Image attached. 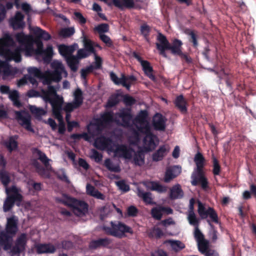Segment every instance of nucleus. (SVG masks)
<instances>
[{
  "instance_id": "obj_1",
  "label": "nucleus",
  "mask_w": 256,
  "mask_h": 256,
  "mask_svg": "<svg viewBox=\"0 0 256 256\" xmlns=\"http://www.w3.org/2000/svg\"><path fill=\"white\" fill-rule=\"evenodd\" d=\"M205 158L201 153L198 152L195 154L194 162L196 167L191 176L192 184L196 186L200 184L204 190H206L208 188V182L205 176Z\"/></svg>"
},
{
  "instance_id": "obj_2",
  "label": "nucleus",
  "mask_w": 256,
  "mask_h": 256,
  "mask_svg": "<svg viewBox=\"0 0 256 256\" xmlns=\"http://www.w3.org/2000/svg\"><path fill=\"white\" fill-rule=\"evenodd\" d=\"M5 230L0 232V244L8 250L11 248L13 237L18 231V218L15 216L8 218Z\"/></svg>"
},
{
  "instance_id": "obj_3",
  "label": "nucleus",
  "mask_w": 256,
  "mask_h": 256,
  "mask_svg": "<svg viewBox=\"0 0 256 256\" xmlns=\"http://www.w3.org/2000/svg\"><path fill=\"white\" fill-rule=\"evenodd\" d=\"M157 40L159 42L156 43L157 50L159 54L162 56L166 58V50H170L171 53L174 55H178L182 52V40L174 38L172 44L170 43L166 36L160 32L158 34Z\"/></svg>"
},
{
  "instance_id": "obj_4",
  "label": "nucleus",
  "mask_w": 256,
  "mask_h": 256,
  "mask_svg": "<svg viewBox=\"0 0 256 256\" xmlns=\"http://www.w3.org/2000/svg\"><path fill=\"white\" fill-rule=\"evenodd\" d=\"M110 226L104 225L102 229L106 234L118 238H122L126 234H132L134 233L132 228L120 221H111Z\"/></svg>"
},
{
  "instance_id": "obj_5",
  "label": "nucleus",
  "mask_w": 256,
  "mask_h": 256,
  "mask_svg": "<svg viewBox=\"0 0 256 256\" xmlns=\"http://www.w3.org/2000/svg\"><path fill=\"white\" fill-rule=\"evenodd\" d=\"M82 43L84 48L78 50V56L79 58H84L88 57L92 54L95 56L94 69H100L102 67V60L97 56L96 49L94 48V42L86 36H83Z\"/></svg>"
},
{
  "instance_id": "obj_6",
  "label": "nucleus",
  "mask_w": 256,
  "mask_h": 256,
  "mask_svg": "<svg viewBox=\"0 0 256 256\" xmlns=\"http://www.w3.org/2000/svg\"><path fill=\"white\" fill-rule=\"evenodd\" d=\"M6 192L8 194L10 192L12 194L8 195L4 202L3 209L4 212L10 211L14 206L16 202L20 203L22 200V195L18 192V190L15 186H12L10 188H6Z\"/></svg>"
},
{
  "instance_id": "obj_7",
  "label": "nucleus",
  "mask_w": 256,
  "mask_h": 256,
  "mask_svg": "<svg viewBox=\"0 0 256 256\" xmlns=\"http://www.w3.org/2000/svg\"><path fill=\"white\" fill-rule=\"evenodd\" d=\"M74 100L71 102H68L66 104L64 108V110L66 112V120L67 123L70 121V114L75 109L78 108L82 104L84 97L82 90L78 88L74 93Z\"/></svg>"
},
{
  "instance_id": "obj_8",
  "label": "nucleus",
  "mask_w": 256,
  "mask_h": 256,
  "mask_svg": "<svg viewBox=\"0 0 256 256\" xmlns=\"http://www.w3.org/2000/svg\"><path fill=\"white\" fill-rule=\"evenodd\" d=\"M58 200L66 206L72 208L74 213L77 216L84 215L88 212V206L84 201L72 198H68L66 200L59 199Z\"/></svg>"
},
{
  "instance_id": "obj_9",
  "label": "nucleus",
  "mask_w": 256,
  "mask_h": 256,
  "mask_svg": "<svg viewBox=\"0 0 256 256\" xmlns=\"http://www.w3.org/2000/svg\"><path fill=\"white\" fill-rule=\"evenodd\" d=\"M198 212L202 219H206L209 217L210 220H207V222L210 224V222L216 224H220L218 214L213 208L208 206L206 208L204 205L199 200L198 202Z\"/></svg>"
},
{
  "instance_id": "obj_10",
  "label": "nucleus",
  "mask_w": 256,
  "mask_h": 256,
  "mask_svg": "<svg viewBox=\"0 0 256 256\" xmlns=\"http://www.w3.org/2000/svg\"><path fill=\"white\" fill-rule=\"evenodd\" d=\"M110 77L116 84L122 85L128 90H130L131 86L137 80L136 77L133 75L126 76L124 74H122L120 78H118L113 72H110Z\"/></svg>"
},
{
  "instance_id": "obj_11",
  "label": "nucleus",
  "mask_w": 256,
  "mask_h": 256,
  "mask_svg": "<svg viewBox=\"0 0 256 256\" xmlns=\"http://www.w3.org/2000/svg\"><path fill=\"white\" fill-rule=\"evenodd\" d=\"M26 244V235L25 234H22L17 238L12 246V242H11V248L10 249L11 256H20V254L24 252Z\"/></svg>"
},
{
  "instance_id": "obj_12",
  "label": "nucleus",
  "mask_w": 256,
  "mask_h": 256,
  "mask_svg": "<svg viewBox=\"0 0 256 256\" xmlns=\"http://www.w3.org/2000/svg\"><path fill=\"white\" fill-rule=\"evenodd\" d=\"M54 98L51 99L49 102L52 107V111L55 118L58 121L62 120V116L61 114L62 110V105L64 101L62 98L56 94Z\"/></svg>"
},
{
  "instance_id": "obj_13",
  "label": "nucleus",
  "mask_w": 256,
  "mask_h": 256,
  "mask_svg": "<svg viewBox=\"0 0 256 256\" xmlns=\"http://www.w3.org/2000/svg\"><path fill=\"white\" fill-rule=\"evenodd\" d=\"M132 56L140 63L142 67V70L146 75L152 80H154L156 77L154 75L152 74L153 68L150 66V62L148 60H143L142 57L136 52L132 53Z\"/></svg>"
},
{
  "instance_id": "obj_14",
  "label": "nucleus",
  "mask_w": 256,
  "mask_h": 256,
  "mask_svg": "<svg viewBox=\"0 0 256 256\" xmlns=\"http://www.w3.org/2000/svg\"><path fill=\"white\" fill-rule=\"evenodd\" d=\"M16 116L18 123L26 130L31 132H34L31 124V117L28 114L26 113L25 114H23L22 112L16 111Z\"/></svg>"
},
{
  "instance_id": "obj_15",
  "label": "nucleus",
  "mask_w": 256,
  "mask_h": 256,
  "mask_svg": "<svg viewBox=\"0 0 256 256\" xmlns=\"http://www.w3.org/2000/svg\"><path fill=\"white\" fill-rule=\"evenodd\" d=\"M15 46L16 42L11 36L8 34H5L0 38V56H2L7 50H10L9 48Z\"/></svg>"
},
{
  "instance_id": "obj_16",
  "label": "nucleus",
  "mask_w": 256,
  "mask_h": 256,
  "mask_svg": "<svg viewBox=\"0 0 256 256\" xmlns=\"http://www.w3.org/2000/svg\"><path fill=\"white\" fill-rule=\"evenodd\" d=\"M166 118L160 113L156 112L152 117V126L154 130L164 131Z\"/></svg>"
},
{
  "instance_id": "obj_17",
  "label": "nucleus",
  "mask_w": 256,
  "mask_h": 256,
  "mask_svg": "<svg viewBox=\"0 0 256 256\" xmlns=\"http://www.w3.org/2000/svg\"><path fill=\"white\" fill-rule=\"evenodd\" d=\"M116 155L118 156L125 159L130 160L132 158V153L134 150L132 148L128 147L123 144H118L114 150Z\"/></svg>"
},
{
  "instance_id": "obj_18",
  "label": "nucleus",
  "mask_w": 256,
  "mask_h": 256,
  "mask_svg": "<svg viewBox=\"0 0 256 256\" xmlns=\"http://www.w3.org/2000/svg\"><path fill=\"white\" fill-rule=\"evenodd\" d=\"M22 46H17L14 50H9L4 54L2 56H4L8 60H14L16 62H20L22 61Z\"/></svg>"
},
{
  "instance_id": "obj_19",
  "label": "nucleus",
  "mask_w": 256,
  "mask_h": 256,
  "mask_svg": "<svg viewBox=\"0 0 256 256\" xmlns=\"http://www.w3.org/2000/svg\"><path fill=\"white\" fill-rule=\"evenodd\" d=\"M181 173V167L179 166H174L166 168L164 180L168 183L177 177Z\"/></svg>"
},
{
  "instance_id": "obj_20",
  "label": "nucleus",
  "mask_w": 256,
  "mask_h": 256,
  "mask_svg": "<svg viewBox=\"0 0 256 256\" xmlns=\"http://www.w3.org/2000/svg\"><path fill=\"white\" fill-rule=\"evenodd\" d=\"M116 116L122 119L121 125L124 127H128L130 125V121L132 118L130 108H122L116 114Z\"/></svg>"
},
{
  "instance_id": "obj_21",
  "label": "nucleus",
  "mask_w": 256,
  "mask_h": 256,
  "mask_svg": "<svg viewBox=\"0 0 256 256\" xmlns=\"http://www.w3.org/2000/svg\"><path fill=\"white\" fill-rule=\"evenodd\" d=\"M112 2L114 5L120 10H124V8L128 9L140 8L139 6L135 4L134 0H112Z\"/></svg>"
},
{
  "instance_id": "obj_22",
  "label": "nucleus",
  "mask_w": 256,
  "mask_h": 256,
  "mask_svg": "<svg viewBox=\"0 0 256 256\" xmlns=\"http://www.w3.org/2000/svg\"><path fill=\"white\" fill-rule=\"evenodd\" d=\"M24 18V15L21 12H18L15 16L10 20V24L14 30L23 28L25 26Z\"/></svg>"
},
{
  "instance_id": "obj_23",
  "label": "nucleus",
  "mask_w": 256,
  "mask_h": 256,
  "mask_svg": "<svg viewBox=\"0 0 256 256\" xmlns=\"http://www.w3.org/2000/svg\"><path fill=\"white\" fill-rule=\"evenodd\" d=\"M36 249L38 254H54L56 251V246L50 243L38 244L36 245Z\"/></svg>"
},
{
  "instance_id": "obj_24",
  "label": "nucleus",
  "mask_w": 256,
  "mask_h": 256,
  "mask_svg": "<svg viewBox=\"0 0 256 256\" xmlns=\"http://www.w3.org/2000/svg\"><path fill=\"white\" fill-rule=\"evenodd\" d=\"M111 242V240L108 238H100L92 240L89 244V248L95 250L100 247H107Z\"/></svg>"
},
{
  "instance_id": "obj_25",
  "label": "nucleus",
  "mask_w": 256,
  "mask_h": 256,
  "mask_svg": "<svg viewBox=\"0 0 256 256\" xmlns=\"http://www.w3.org/2000/svg\"><path fill=\"white\" fill-rule=\"evenodd\" d=\"M67 74L64 66L61 63H58L53 72L50 74L51 78L53 81L58 82L62 78V74Z\"/></svg>"
},
{
  "instance_id": "obj_26",
  "label": "nucleus",
  "mask_w": 256,
  "mask_h": 256,
  "mask_svg": "<svg viewBox=\"0 0 256 256\" xmlns=\"http://www.w3.org/2000/svg\"><path fill=\"white\" fill-rule=\"evenodd\" d=\"M156 139L157 137L153 133L145 136L143 142L148 150H152L156 148V144L155 142V140Z\"/></svg>"
},
{
  "instance_id": "obj_27",
  "label": "nucleus",
  "mask_w": 256,
  "mask_h": 256,
  "mask_svg": "<svg viewBox=\"0 0 256 256\" xmlns=\"http://www.w3.org/2000/svg\"><path fill=\"white\" fill-rule=\"evenodd\" d=\"M16 41L22 46L30 45L32 44V38L31 36L25 34L23 32H18L15 34Z\"/></svg>"
},
{
  "instance_id": "obj_28",
  "label": "nucleus",
  "mask_w": 256,
  "mask_h": 256,
  "mask_svg": "<svg viewBox=\"0 0 256 256\" xmlns=\"http://www.w3.org/2000/svg\"><path fill=\"white\" fill-rule=\"evenodd\" d=\"M175 106L182 113L187 112L186 102L183 95L180 94L176 98L174 102Z\"/></svg>"
},
{
  "instance_id": "obj_29",
  "label": "nucleus",
  "mask_w": 256,
  "mask_h": 256,
  "mask_svg": "<svg viewBox=\"0 0 256 256\" xmlns=\"http://www.w3.org/2000/svg\"><path fill=\"white\" fill-rule=\"evenodd\" d=\"M56 94V90L52 86H48V90H42L40 96L46 102H49L52 98L50 96H54Z\"/></svg>"
},
{
  "instance_id": "obj_30",
  "label": "nucleus",
  "mask_w": 256,
  "mask_h": 256,
  "mask_svg": "<svg viewBox=\"0 0 256 256\" xmlns=\"http://www.w3.org/2000/svg\"><path fill=\"white\" fill-rule=\"evenodd\" d=\"M168 152V149L166 148V146H161L159 148L152 154V158L153 161L158 162L162 160Z\"/></svg>"
},
{
  "instance_id": "obj_31",
  "label": "nucleus",
  "mask_w": 256,
  "mask_h": 256,
  "mask_svg": "<svg viewBox=\"0 0 256 256\" xmlns=\"http://www.w3.org/2000/svg\"><path fill=\"white\" fill-rule=\"evenodd\" d=\"M58 49L59 53L66 58L67 56L72 55L75 50V47L74 45L66 46L62 44L58 46Z\"/></svg>"
},
{
  "instance_id": "obj_32",
  "label": "nucleus",
  "mask_w": 256,
  "mask_h": 256,
  "mask_svg": "<svg viewBox=\"0 0 256 256\" xmlns=\"http://www.w3.org/2000/svg\"><path fill=\"white\" fill-rule=\"evenodd\" d=\"M184 192L179 184L174 186L170 190V198L172 200L180 198L183 197Z\"/></svg>"
},
{
  "instance_id": "obj_33",
  "label": "nucleus",
  "mask_w": 256,
  "mask_h": 256,
  "mask_svg": "<svg viewBox=\"0 0 256 256\" xmlns=\"http://www.w3.org/2000/svg\"><path fill=\"white\" fill-rule=\"evenodd\" d=\"M79 59L78 54L76 56L72 55L67 56L66 58V61L68 66L74 72H76L78 70V64L79 63Z\"/></svg>"
},
{
  "instance_id": "obj_34",
  "label": "nucleus",
  "mask_w": 256,
  "mask_h": 256,
  "mask_svg": "<svg viewBox=\"0 0 256 256\" xmlns=\"http://www.w3.org/2000/svg\"><path fill=\"white\" fill-rule=\"evenodd\" d=\"M148 238L159 239L164 236L163 231L158 227L154 226L147 231Z\"/></svg>"
},
{
  "instance_id": "obj_35",
  "label": "nucleus",
  "mask_w": 256,
  "mask_h": 256,
  "mask_svg": "<svg viewBox=\"0 0 256 256\" xmlns=\"http://www.w3.org/2000/svg\"><path fill=\"white\" fill-rule=\"evenodd\" d=\"M2 73L4 77H7L12 74L10 66L8 62L0 60V74Z\"/></svg>"
},
{
  "instance_id": "obj_36",
  "label": "nucleus",
  "mask_w": 256,
  "mask_h": 256,
  "mask_svg": "<svg viewBox=\"0 0 256 256\" xmlns=\"http://www.w3.org/2000/svg\"><path fill=\"white\" fill-rule=\"evenodd\" d=\"M34 34L38 39H43L48 40L51 38V36L46 31L38 27H36L34 29Z\"/></svg>"
},
{
  "instance_id": "obj_37",
  "label": "nucleus",
  "mask_w": 256,
  "mask_h": 256,
  "mask_svg": "<svg viewBox=\"0 0 256 256\" xmlns=\"http://www.w3.org/2000/svg\"><path fill=\"white\" fill-rule=\"evenodd\" d=\"M138 196L142 198L146 204H155L156 202L152 201V194L150 192H144L141 190L138 191Z\"/></svg>"
},
{
  "instance_id": "obj_38",
  "label": "nucleus",
  "mask_w": 256,
  "mask_h": 256,
  "mask_svg": "<svg viewBox=\"0 0 256 256\" xmlns=\"http://www.w3.org/2000/svg\"><path fill=\"white\" fill-rule=\"evenodd\" d=\"M8 94V98L12 102L14 106L18 108H20L22 106L19 100L20 94L18 90H11Z\"/></svg>"
},
{
  "instance_id": "obj_39",
  "label": "nucleus",
  "mask_w": 256,
  "mask_h": 256,
  "mask_svg": "<svg viewBox=\"0 0 256 256\" xmlns=\"http://www.w3.org/2000/svg\"><path fill=\"white\" fill-rule=\"evenodd\" d=\"M32 152L34 154H36L38 156V160L44 165L46 167H48L49 166L50 160L48 158L44 153L42 152L38 148H34L33 149Z\"/></svg>"
},
{
  "instance_id": "obj_40",
  "label": "nucleus",
  "mask_w": 256,
  "mask_h": 256,
  "mask_svg": "<svg viewBox=\"0 0 256 256\" xmlns=\"http://www.w3.org/2000/svg\"><path fill=\"white\" fill-rule=\"evenodd\" d=\"M134 161L136 165L142 166L144 164V154L142 150H139L134 153Z\"/></svg>"
},
{
  "instance_id": "obj_41",
  "label": "nucleus",
  "mask_w": 256,
  "mask_h": 256,
  "mask_svg": "<svg viewBox=\"0 0 256 256\" xmlns=\"http://www.w3.org/2000/svg\"><path fill=\"white\" fill-rule=\"evenodd\" d=\"M0 181L6 187H7L10 182V178L9 172L6 169L0 170Z\"/></svg>"
},
{
  "instance_id": "obj_42",
  "label": "nucleus",
  "mask_w": 256,
  "mask_h": 256,
  "mask_svg": "<svg viewBox=\"0 0 256 256\" xmlns=\"http://www.w3.org/2000/svg\"><path fill=\"white\" fill-rule=\"evenodd\" d=\"M148 112L146 110H141L134 118V121L140 124H144L148 122L147 118Z\"/></svg>"
},
{
  "instance_id": "obj_43",
  "label": "nucleus",
  "mask_w": 256,
  "mask_h": 256,
  "mask_svg": "<svg viewBox=\"0 0 256 256\" xmlns=\"http://www.w3.org/2000/svg\"><path fill=\"white\" fill-rule=\"evenodd\" d=\"M250 191L244 190L242 194V199L248 200L252 198L253 195L256 198V185L254 184H250Z\"/></svg>"
},
{
  "instance_id": "obj_44",
  "label": "nucleus",
  "mask_w": 256,
  "mask_h": 256,
  "mask_svg": "<svg viewBox=\"0 0 256 256\" xmlns=\"http://www.w3.org/2000/svg\"><path fill=\"white\" fill-rule=\"evenodd\" d=\"M99 147L101 148H105L108 146L112 142V140L104 136H101L98 138L96 141Z\"/></svg>"
},
{
  "instance_id": "obj_45",
  "label": "nucleus",
  "mask_w": 256,
  "mask_h": 256,
  "mask_svg": "<svg viewBox=\"0 0 256 256\" xmlns=\"http://www.w3.org/2000/svg\"><path fill=\"white\" fill-rule=\"evenodd\" d=\"M104 165L110 172H119L120 171V167L118 165H114L110 158H106L104 160Z\"/></svg>"
},
{
  "instance_id": "obj_46",
  "label": "nucleus",
  "mask_w": 256,
  "mask_h": 256,
  "mask_svg": "<svg viewBox=\"0 0 256 256\" xmlns=\"http://www.w3.org/2000/svg\"><path fill=\"white\" fill-rule=\"evenodd\" d=\"M151 30L150 27L146 24H143L140 26V31L142 35L144 37L145 40L149 41V35Z\"/></svg>"
},
{
  "instance_id": "obj_47",
  "label": "nucleus",
  "mask_w": 256,
  "mask_h": 256,
  "mask_svg": "<svg viewBox=\"0 0 256 256\" xmlns=\"http://www.w3.org/2000/svg\"><path fill=\"white\" fill-rule=\"evenodd\" d=\"M186 34L190 36L189 39L190 42L192 43V46L194 48H196L198 46V36L197 34V32H196L194 30H190Z\"/></svg>"
},
{
  "instance_id": "obj_48",
  "label": "nucleus",
  "mask_w": 256,
  "mask_h": 256,
  "mask_svg": "<svg viewBox=\"0 0 256 256\" xmlns=\"http://www.w3.org/2000/svg\"><path fill=\"white\" fill-rule=\"evenodd\" d=\"M212 158L213 166L212 173L214 176H218L220 174L221 170V167L219 164V162L214 155L212 156Z\"/></svg>"
},
{
  "instance_id": "obj_49",
  "label": "nucleus",
  "mask_w": 256,
  "mask_h": 256,
  "mask_svg": "<svg viewBox=\"0 0 256 256\" xmlns=\"http://www.w3.org/2000/svg\"><path fill=\"white\" fill-rule=\"evenodd\" d=\"M162 206L154 207L151 210V215L152 217L156 220H160L162 216V212L161 209Z\"/></svg>"
},
{
  "instance_id": "obj_50",
  "label": "nucleus",
  "mask_w": 256,
  "mask_h": 256,
  "mask_svg": "<svg viewBox=\"0 0 256 256\" xmlns=\"http://www.w3.org/2000/svg\"><path fill=\"white\" fill-rule=\"evenodd\" d=\"M168 242L170 244L172 248L176 252H178L185 248V245L180 240H170Z\"/></svg>"
},
{
  "instance_id": "obj_51",
  "label": "nucleus",
  "mask_w": 256,
  "mask_h": 256,
  "mask_svg": "<svg viewBox=\"0 0 256 256\" xmlns=\"http://www.w3.org/2000/svg\"><path fill=\"white\" fill-rule=\"evenodd\" d=\"M119 94H116L112 95L108 98L106 103V106L108 108H112L116 106L120 102Z\"/></svg>"
},
{
  "instance_id": "obj_52",
  "label": "nucleus",
  "mask_w": 256,
  "mask_h": 256,
  "mask_svg": "<svg viewBox=\"0 0 256 256\" xmlns=\"http://www.w3.org/2000/svg\"><path fill=\"white\" fill-rule=\"evenodd\" d=\"M137 128L140 132L146 136L152 133L151 131L150 126L148 122H146L143 124H140V126L137 127Z\"/></svg>"
},
{
  "instance_id": "obj_53",
  "label": "nucleus",
  "mask_w": 256,
  "mask_h": 256,
  "mask_svg": "<svg viewBox=\"0 0 256 256\" xmlns=\"http://www.w3.org/2000/svg\"><path fill=\"white\" fill-rule=\"evenodd\" d=\"M6 146L9 152H12L17 148L18 142L13 137L11 136L8 140L6 142Z\"/></svg>"
},
{
  "instance_id": "obj_54",
  "label": "nucleus",
  "mask_w": 256,
  "mask_h": 256,
  "mask_svg": "<svg viewBox=\"0 0 256 256\" xmlns=\"http://www.w3.org/2000/svg\"><path fill=\"white\" fill-rule=\"evenodd\" d=\"M188 220L190 225L194 226V227H198L200 220L194 212L188 213Z\"/></svg>"
},
{
  "instance_id": "obj_55",
  "label": "nucleus",
  "mask_w": 256,
  "mask_h": 256,
  "mask_svg": "<svg viewBox=\"0 0 256 256\" xmlns=\"http://www.w3.org/2000/svg\"><path fill=\"white\" fill-rule=\"evenodd\" d=\"M94 30L97 32L99 35L104 34V32H107L109 30V26L107 24H102L96 26Z\"/></svg>"
},
{
  "instance_id": "obj_56",
  "label": "nucleus",
  "mask_w": 256,
  "mask_h": 256,
  "mask_svg": "<svg viewBox=\"0 0 256 256\" xmlns=\"http://www.w3.org/2000/svg\"><path fill=\"white\" fill-rule=\"evenodd\" d=\"M30 110L36 116H41L45 114V112L42 108H37L35 106H30Z\"/></svg>"
},
{
  "instance_id": "obj_57",
  "label": "nucleus",
  "mask_w": 256,
  "mask_h": 256,
  "mask_svg": "<svg viewBox=\"0 0 256 256\" xmlns=\"http://www.w3.org/2000/svg\"><path fill=\"white\" fill-rule=\"evenodd\" d=\"M151 190H156L158 192H165L167 190L166 186L158 182H151Z\"/></svg>"
},
{
  "instance_id": "obj_58",
  "label": "nucleus",
  "mask_w": 256,
  "mask_h": 256,
  "mask_svg": "<svg viewBox=\"0 0 256 256\" xmlns=\"http://www.w3.org/2000/svg\"><path fill=\"white\" fill-rule=\"evenodd\" d=\"M116 184L118 188L124 192H128L130 190V186L124 180L116 182Z\"/></svg>"
},
{
  "instance_id": "obj_59",
  "label": "nucleus",
  "mask_w": 256,
  "mask_h": 256,
  "mask_svg": "<svg viewBox=\"0 0 256 256\" xmlns=\"http://www.w3.org/2000/svg\"><path fill=\"white\" fill-rule=\"evenodd\" d=\"M53 54V49L52 46H47L46 50H43L40 52V54L42 55L44 58H51Z\"/></svg>"
},
{
  "instance_id": "obj_60",
  "label": "nucleus",
  "mask_w": 256,
  "mask_h": 256,
  "mask_svg": "<svg viewBox=\"0 0 256 256\" xmlns=\"http://www.w3.org/2000/svg\"><path fill=\"white\" fill-rule=\"evenodd\" d=\"M28 72L30 74L32 75L35 77L39 78L42 76V73L41 71L36 68H29L28 69Z\"/></svg>"
},
{
  "instance_id": "obj_61",
  "label": "nucleus",
  "mask_w": 256,
  "mask_h": 256,
  "mask_svg": "<svg viewBox=\"0 0 256 256\" xmlns=\"http://www.w3.org/2000/svg\"><path fill=\"white\" fill-rule=\"evenodd\" d=\"M74 33V30L72 28H68L62 29L60 31V35L64 38L70 37Z\"/></svg>"
},
{
  "instance_id": "obj_62",
  "label": "nucleus",
  "mask_w": 256,
  "mask_h": 256,
  "mask_svg": "<svg viewBox=\"0 0 256 256\" xmlns=\"http://www.w3.org/2000/svg\"><path fill=\"white\" fill-rule=\"evenodd\" d=\"M100 40L108 47H111L112 46V42L110 38L106 35L105 34H100L99 36Z\"/></svg>"
},
{
  "instance_id": "obj_63",
  "label": "nucleus",
  "mask_w": 256,
  "mask_h": 256,
  "mask_svg": "<svg viewBox=\"0 0 256 256\" xmlns=\"http://www.w3.org/2000/svg\"><path fill=\"white\" fill-rule=\"evenodd\" d=\"M123 102L127 106H131L134 104L136 102L135 99L129 95L124 96Z\"/></svg>"
},
{
  "instance_id": "obj_64",
  "label": "nucleus",
  "mask_w": 256,
  "mask_h": 256,
  "mask_svg": "<svg viewBox=\"0 0 256 256\" xmlns=\"http://www.w3.org/2000/svg\"><path fill=\"white\" fill-rule=\"evenodd\" d=\"M208 248V244L205 240L198 242V250L202 254H204Z\"/></svg>"
}]
</instances>
